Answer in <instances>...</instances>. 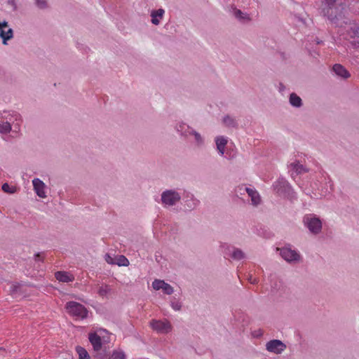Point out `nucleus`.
Returning a JSON list of instances; mask_svg holds the SVG:
<instances>
[{"label": "nucleus", "mask_w": 359, "mask_h": 359, "mask_svg": "<svg viewBox=\"0 0 359 359\" xmlns=\"http://www.w3.org/2000/svg\"><path fill=\"white\" fill-rule=\"evenodd\" d=\"M291 168L294 170L297 174H302L308 172V169L306 168L302 164L298 161H294L290 164Z\"/></svg>", "instance_id": "23"}, {"label": "nucleus", "mask_w": 359, "mask_h": 359, "mask_svg": "<svg viewBox=\"0 0 359 359\" xmlns=\"http://www.w3.org/2000/svg\"><path fill=\"white\" fill-rule=\"evenodd\" d=\"M77 354L79 355V359H91L88 351L81 346H77L76 348Z\"/></svg>", "instance_id": "27"}, {"label": "nucleus", "mask_w": 359, "mask_h": 359, "mask_svg": "<svg viewBox=\"0 0 359 359\" xmlns=\"http://www.w3.org/2000/svg\"><path fill=\"white\" fill-rule=\"evenodd\" d=\"M280 255L284 260L289 263H296L301 259L300 254L297 250L288 247L281 248Z\"/></svg>", "instance_id": "9"}, {"label": "nucleus", "mask_w": 359, "mask_h": 359, "mask_svg": "<svg viewBox=\"0 0 359 359\" xmlns=\"http://www.w3.org/2000/svg\"><path fill=\"white\" fill-rule=\"evenodd\" d=\"M108 332L103 329H99L89 334L88 339L95 351H100L102 344L108 341Z\"/></svg>", "instance_id": "3"}, {"label": "nucleus", "mask_w": 359, "mask_h": 359, "mask_svg": "<svg viewBox=\"0 0 359 359\" xmlns=\"http://www.w3.org/2000/svg\"><path fill=\"white\" fill-rule=\"evenodd\" d=\"M7 2L14 10L17 8L15 0H8Z\"/></svg>", "instance_id": "38"}, {"label": "nucleus", "mask_w": 359, "mask_h": 359, "mask_svg": "<svg viewBox=\"0 0 359 359\" xmlns=\"http://www.w3.org/2000/svg\"><path fill=\"white\" fill-rule=\"evenodd\" d=\"M304 226L312 234L317 235L321 232L323 223L319 217L315 214H307L303 217Z\"/></svg>", "instance_id": "1"}, {"label": "nucleus", "mask_w": 359, "mask_h": 359, "mask_svg": "<svg viewBox=\"0 0 359 359\" xmlns=\"http://www.w3.org/2000/svg\"><path fill=\"white\" fill-rule=\"evenodd\" d=\"M193 128L184 122H179L175 126V130L180 135L187 137Z\"/></svg>", "instance_id": "17"}, {"label": "nucleus", "mask_w": 359, "mask_h": 359, "mask_svg": "<svg viewBox=\"0 0 359 359\" xmlns=\"http://www.w3.org/2000/svg\"><path fill=\"white\" fill-rule=\"evenodd\" d=\"M332 69L334 72L336 74V75L342 79H346L349 78L351 76L350 73L347 71V69L340 64H335L333 66Z\"/></svg>", "instance_id": "19"}, {"label": "nucleus", "mask_w": 359, "mask_h": 359, "mask_svg": "<svg viewBox=\"0 0 359 359\" xmlns=\"http://www.w3.org/2000/svg\"><path fill=\"white\" fill-rule=\"evenodd\" d=\"M151 329L158 334H168L172 331V326L167 319L152 320L149 323Z\"/></svg>", "instance_id": "7"}, {"label": "nucleus", "mask_w": 359, "mask_h": 359, "mask_svg": "<svg viewBox=\"0 0 359 359\" xmlns=\"http://www.w3.org/2000/svg\"><path fill=\"white\" fill-rule=\"evenodd\" d=\"M165 14V10L159 8L157 10H153L151 12V23L155 25H158L161 20L163 19Z\"/></svg>", "instance_id": "18"}, {"label": "nucleus", "mask_w": 359, "mask_h": 359, "mask_svg": "<svg viewBox=\"0 0 359 359\" xmlns=\"http://www.w3.org/2000/svg\"><path fill=\"white\" fill-rule=\"evenodd\" d=\"M215 142L218 154L220 156H224L228 143V138L222 135L217 136L215 138Z\"/></svg>", "instance_id": "14"}, {"label": "nucleus", "mask_w": 359, "mask_h": 359, "mask_svg": "<svg viewBox=\"0 0 359 359\" xmlns=\"http://www.w3.org/2000/svg\"><path fill=\"white\" fill-rule=\"evenodd\" d=\"M228 254L235 260H241L245 257V253L241 250L233 247L229 249Z\"/></svg>", "instance_id": "20"}, {"label": "nucleus", "mask_w": 359, "mask_h": 359, "mask_svg": "<svg viewBox=\"0 0 359 359\" xmlns=\"http://www.w3.org/2000/svg\"><path fill=\"white\" fill-rule=\"evenodd\" d=\"M35 256H36V257H40V255L38 253V254H36Z\"/></svg>", "instance_id": "39"}, {"label": "nucleus", "mask_w": 359, "mask_h": 359, "mask_svg": "<svg viewBox=\"0 0 359 359\" xmlns=\"http://www.w3.org/2000/svg\"><path fill=\"white\" fill-rule=\"evenodd\" d=\"M13 130V136L18 137L21 134V127L23 122L22 116L17 112L9 114L5 118Z\"/></svg>", "instance_id": "5"}, {"label": "nucleus", "mask_w": 359, "mask_h": 359, "mask_svg": "<svg viewBox=\"0 0 359 359\" xmlns=\"http://www.w3.org/2000/svg\"><path fill=\"white\" fill-rule=\"evenodd\" d=\"M171 307L175 310V311H180L181 309V307H182V304L181 303L179 302V301H177V300H172L171 302Z\"/></svg>", "instance_id": "32"}, {"label": "nucleus", "mask_w": 359, "mask_h": 359, "mask_svg": "<svg viewBox=\"0 0 359 359\" xmlns=\"http://www.w3.org/2000/svg\"><path fill=\"white\" fill-rule=\"evenodd\" d=\"M21 284L19 283H11L9 294L11 295H16L20 292Z\"/></svg>", "instance_id": "26"}, {"label": "nucleus", "mask_w": 359, "mask_h": 359, "mask_svg": "<svg viewBox=\"0 0 359 359\" xmlns=\"http://www.w3.org/2000/svg\"><path fill=\"white\" fill-rule=\"evenodd\" d=\"M265 346L269 352L274 354H280L286 349V345L278 339L269 341Z\"/></svg>", "instance_id": "11"}, {"label": "nucleus", "mask_w": 359, "mask_h": 359, "mask_svg": "<svg viewBox=\"0 0 359 359\" xmlns=\"http://www.w3.org/2000/svg\"><path fill=\"white\" fill-rule=\"evenodd\" d=\"M248 279L251 284H257L258 283V279L253 278L252 275H250Z\"/></svg>", "instance_id": "37"}, {"label": "nucleus", "mask_w": 359, "mask_h": 359, "mask_svg": "<svg viewBox=\"0 0 359 359\" xmlns=\"http://www.w3.org/2000/svg\"><path fill=\"white\" fill-rule=\"evenodd\" d=\"M129 264L128 259L123 255H118L115 257V264L118 266H128Z\"/></svg>", "instance_id": "28"}, {"label": "nucleus", "mask_w": 359, "mask_h": 359, "mask_svg": "<svg viewBox=\"0 0 359 359\" xmlns=\"http://www.w3.org/2000/svg\"><path fill=\"white\" fill-rule=\"evenodd\" d=\"M351 31L353 36L359 37V27L351 28Z\"/></svg>", "instance_id": "36"}, {"label": "nucleus", "mask_w": 359, "mask_h": 359, "mask_svg": "<svg viewBox=\"0 0 359 359\" xmlns=\"http://www.w3.org/2000/svg\"><path fill=\"white\" fill-rule=\"evenodd\" d=\"M290 103L294 107H300L302 105V99L295 93L290 94Z\"/></svg>", "instance_id": "25"}, {"label": "nucleus", "mask_w": 359, "mask_h": 359, "mask_svg": "<svg viewBox=\"0 0 359 359\" xmlns=\"http://www.w3.org/2000/svg\"><path fill=\"white\" fill-rule=\"evenodd\" d=\"M55 278L62 283H69L74 280V276L69 272L57 271L55 273Z\"/></svg>", "instance_id": "16"}, {"label": "nucleus", "mask_w": 359, "mask_h": 359, "mask_svg": "<svg viewBox=\"0 0 359 359\" xmlns=\"http://www.w3.org/2000/svg\"><path fill=\"white\" fill-rule=\"evenodd\" d=\"M111 290V288L109 285H104L100 287L98 290V294L102 297L107 296Z\"/></svg>", "instance_id": "29"}, {"label": "nucleus", "mask_w": 359, "mask_h": 359, "mask_svg": "<svg viewBox=\"0 0 359 359\" xmlns=\"http://www.w3.org/2000/svg\"><path fill=\"white\" fill-rule=\"evenodd\" d=\"M152 287L155 290H161L165 294H171L173 293V287L164 280L156 279L152 282Z\"/></svg>", "instance_id": "13"}, {"label": "nucleus", "mask_w": 359, "mask_h": 359, "mask_svg": "<svg viewBox=\"0 0 359 359\" xmlns=\"http://www.w3.org/2000/svg\"><path fill=\"white\" fill-rule=\"evenodd\" d=\"M341 7L337 5L323 6L322 13L331 22L336 23V20L341 18Z\"/></svg>", "instance_id": "8"}, {"label": "nucleus", "mask_w": 359, "mask_h": 359, "mask_svg": "<svg viewBox=\"0 0 359 359\" xmlns=\"http://www.w3.org/2000/svg\"><path fill=\"white\" fill-rule=\"evenodd\" d=\"M65 309L67 313L76 320H83L88 316L87 309L80 303L76 302H69L65 305Z\"/></svg>", "instance_id": "2"}, {"label": "nucleus", "mask_w": 359, "mask_h": 359, "mask_svg": "<svg viewBox=\"0 0 359 359\" xmlns=\"http://www.w3.org/2000/svg\"><path fill=\"white\" fill-rule=\"evenodd\" d=\"M11 133L13 134V130L11 128V126L8 123L6 122L5 119L0 121V133L3 135H7Z\"/></svg>", "instance_id": "24"}, {"label": "nucleus", "mask_w": 359, "mask_h": 359, "mask_svg": "<svg viewBox=\"0 0 359 359\" xmlns=\"http://www.w3.org/2000/svg\"><path fill=\"white\" fill-rule=\"evenodd\" d=\"M245 191L250 198L252 205L257 206L261 203V197L257 190L253 188L245 187Z\"/></svg>", "instance_id": "15"}, {"label": "nucleus", "mask_w": 359, "mask_h": 359, "mask_svg": "<svg viewBox=\"0 0 359 359\" xmlns=\"http://www.w3.org/2000/svg\"><path fill=\"white\" fill-rule=\"evenodd\" d=\"M337 0H324L323 6L337 5Z\"/></svg>", "instance_id": "35"}, {"label": "nucleus", "mask_w": 359, "mask_h": 359, "mask_svg": "<svg viewBox=\"0 0 359 359\" xmlns=\"http://www.w3.org/2000/svg\"><path fill=\"white\" fill-rule=\"evenodd\" d=\"M126 355L122 351H114L109 359H125Z\"/></svg>", "instance_id": "30"}, {"label": "nucleus", "mask_w": 359, "mask_h": 359, "mask_svg": "<svg viewBox=\"0 0 359 359\" xmlns=\"http://www.w3.org/2000/svg\"><path fill=\"white\" fill-rule=\"evenodd\" d=\"M36 4L39 8H46L48 6L46 0H36Z\"/></svg>", "instance_id": "33"}, {"label": "nucleus", "mask_w": 359, "mask_h": 359, "mask_svg": "<svg viewBox=\"0 0 359 359\" xmlns=\"http://www.w3.org/2000/svg\"><path fill=\"white\" fill-rule=\"evenodd\" d=\"M181 199L180 194L174 189H166L161 196V203L165 208L175 205Z\"/></svg>", "instance_id": "4"}, {"label": "nucleus", "mask_w": 359, "mask_h": 359, "mask_svg": "<svg viewBox=\"0 0 359 359\" xmlns=\"http://www.w3.org/2000/svg\"><path fill=\"white\" fill-rule=\"evenodd\" d=\"M32 185L34 191L36 194L41 198H45L47 197V186L39 178H34L32 180Z\"/></svg>", "instance_id": "12"}, {"label": "nucleus", "mask_w": 359, "mask_h": 359, "mask_svg": "<svg viewBox=\"0 0 359 359\" xmlns=\"http://www.w3.org/2000/svg\"><path fill=\"white\" fill-rule=\"evenodd\" d=\"M2 189L4 192L8 194H13L15 191V189L13 187H11L7 183H5L2 185Z\"/></svg>", "instance_id": "31"}, {"label": "nucleus", "mask_w": 359, "mask_h": 359, "mask_svg": "<svg viewBox=\"0 0 359 359\" xmlns=\"http://www.w3.org/2000/svg\"><path fill=\"white\" fill-rule=\"evenodd\" d=\"M189 135H192L194 138L195 144L198 147L203 146L204 144V138L203 136L194 128L191 130Z\"/></svg>", "instance_id": "21"}, {"label": "nucleus", "mask_w": 359, "mask_h": 359, "mask_svg": "<svg viewBox=\"0 0 359 359\" xmlns=\"http://www.w3.org/2000/svg\"><path fill=\"white\" fill-rule=\"evenodd\" d=\"M13 37V30L9 27L7 21H0V38L4 45L8 44V41Z\"/></svg>", "instance_id": "10"}, {"label": "nucleus", "mask_w": 359, "mask_h": 359, "mask_svg": "<svg viewBox=\"0 0 359 359\" xmlns=\"http://www.w3.org/2000/svg\"><path fill=\"white\" fill-rule=\"evenodd\" d=\"M273 191L278 196L289 197L292 194V188L288 182L283 177L278 178L273 184Z\"/></svg>", "instance_id": "6"}, {"label": "nucleus", "mask_w": 359, "mask_h": 359, "mask_svg": "<svg viewBox=\"0 0 359 359\" xmlns=\"http://www.w3.org/2000/svg\"><path fill=\"white\" fill-rule=\"evenodd\" d=\"M105 261L110 264H115V258L111 257L109 255H105Z\"/></svg>", "instance_id": "34"}, {"label": "nucleus", "mask_w": 359, "mask_h": 359, "mask_svg": "<svg viewBox=\"0 0 359 359\" xmlns=\"http://www.w3.org/2000/svg\"><path fill=\"white\" fill-rule=\"evenodd\" d=\"M233 15L240 20H249L250 17L246 13L242 12L241 10L233 8L232 9Z\"/></svg>", "instance_id": "22"}]
</instances>
